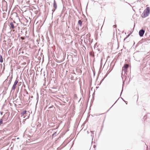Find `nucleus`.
<instances>
[{
  "label": "nucleus",
  "mask_w": 150,
  "mask_h": 150,
  "mask_svg": "<svg viewBox=\"0 0 150 150\" xmlns=\"http://www.w3.org/2000/svg\"><path fill=\"white\" fill-rule=\"evenodd\" d=\"M150 9L149 7H147L142 14V17L145 18L148 16L150 13Z\"/></svg>",
  "instance_id": "nucleus-1"
},
{
  "label": "nucleus",
  "mask_w": 150,
  "mask_h": 150,
  "mask_svg": "<svg viewBox=\"0 0 150 150\" xmlns=\"http://www.w3.org/2000/svg\"><path fill=\"white\" fill-rule=\"evenodd\" d=\"M145 30L144 29H142L140 30L139 32V34L140 36V37H142L143 36Z\"/></svg>",
  "instance_id": "nucleus-2"
},
{
  "label": "nucleus",
  "mask_w": 150,
  "mask_h": 150,
  "mask_svg": "<svg viewBox=\"0 0 150 150\" xmlns=\"http://www.w3.org/2000/svg\"><path fill=\"white\" fill-rule=\"evenodd\" d=\"M129 67V65L128 64H124L123 68V70L125 72L127 70V68Z\"/></svg>",
  "instance_id": "nucleus-3"
},
{
  "label": "nucleus",
  "mask_w": 150,
  "mask_h": 150,
  "mask_svg": "<svg viewBox=\"0 0 150 150\" xmlns=\"http://www.w3.org/2000/svg\"><path fill=\"white\" fill-rule=\"evenodd\" d=\"M53 6L54 8V9L53 10H52V11H53V12L57 8V3L55 0H54Z\"/></svg>",
  "instance_id": "nucleus-4"
},
{
  "label": "nucleus",
  "mask_w": 150,
  "mask_h": 150,
  "mask_svg": "<svg viewBox=\"0 0 150 150\" xmlns=\"http://www.w3.org/2000/svg\"><path fill=\"white\" fill-rule=\"evenodd\" d=\"M9 26L10 27V28L11 29H13L14 28V24L12 22L11 23L9 24Z\"/></svg>",
  "instance_id": "nucleus-5"
},
{
  "label": "nucleus",
  "mask_w": 150,
  "mask_h": 150,
  "mask_svg": "<svg viewBox=\"0 0 150 150\" xmlns=\"http://www.w3.org/2000/svg\"><path fill=\"white\" fill-rule=\"evenodd\" d=\"M94 131H90V132L91 133V136L92 138V140H93V137H94Z\"/></svg>",
  "instance_id": "nucleus-6"
},
{
  "label": "nucleus",
  "mask_w": 150,
  "mask_h": 150,
  "mask_svg": "<svg viewBox=\"0 0 150 150\" xmlns=\"http://www.w3.org/2000/svg\"><path fill=\"white\" fill-rule=\"evenodd\" d=\"M26 111L25 110L21 112V114L22 115V116H23V118H25V116H24V115L26 114Z\"/></svg>",
  "instance_id": "nucleus-7"
},
{
  "label": "nucleus",
  "mask_w": 150,
  "mask_h": 150,
  "mask_svg": "<svg viewBox=\"0 0 150 150\" xmlns=\"http://www.w3.org/2000/svg\"><path fill=\"white\" fill-rule=\"evenodd\" d=\"M78 24L80 25L81 27L82 25V21L80 20H79L78 22Z\"/></svg>",
  "instance_id": "nucleus-8"
},
{
  "label": "nucleus",
  "mask_w": 150,
  "mask_h": 150,
  "mask_svg": "<svg viewBox=\"0 0 150 150\" xmlns=\"http://www.w3.org/2000/svg\"><path fill=\"white\" fill-rule=\"evenodd\" d=\"M3 59L1 55L0 56V62L1 63H2L3 62Z\"/></svg>",
  "instance_id": "nucleus-9"
},
{
  "label": "nucleus",
  "mask_w": 150,
  "mask_h": 150,
  "mask_svg": "<svg viewBox=\"0 0 150 150\" xmlns=\"http://www.w3.org/2000/svg\"><path fill=\"white\" fill-rule=\"evenodd\" d=\"M108 75V74H106V75H105L104 78L101 81V82H100V83H101L104 80V79H105V78L107 77V76Z\"/></svg>",
  "instance_id": "nucleus-10"
},
{
  "label": "nucleus",
  "mask_w": 150,
  "mask_h": 150,
  "mask_svg": "<svg viewBox=\"0 0 150 150\" xmlns=\"http://www.w3.org/2000/svg\"><path fill=\"white\" fill-rule=\"evenodd\" d=\"M18 83V81L17 80H16L14 83L13 84L14 85H16Z\"/></svg>",
  "instance_id": "nucleus-11"
},
{
  "label": "nucleus",
  "mask_w": 150,
  "mask_h": 150,
  "mask_svg": "<svg viewBox=\"0 0 150 150\" xmlns=\"http://www.w3.org/2000/svg\"><path fill=\"white\" fill-rule=\"evenodd\" d=\"M16 85H13L12 86V89L13 90H14L16 88Z\"/></svg>",
  "instance_id": "nucleus-12"
},
{
  "label": "nucleus",
  "mask_w": 150,
  "mask_h": 150,
  "mask_svg": "<svg viewBox=\"0 0 150 150\" xmlns=\"http://www.w3.org/2000/svg\"><path fill=\"white\" fill-rule=\"evenodd\" d=\"M3 120L2 119H1L0 120V126L3 123Z\"/></svg>",
  "instance_id": "nucleus-13"
},
{
  "label": "nucleus",
  "mask_w": 150,
  "mask_h": 150,
  "mask_svg": "<svg viewBox=\"0 0 150 150\" xmlns=\"http://www.w3.org/2000/svg\"><path fill=\"white\" fill-rule=\"evenodd\" d=\"M130 34H129L124 39V40H125L129 36Z\"/></svg>",
  "instance_id": "nucleus-14"
},
{
  "label": "nucleus",
  "mask_w": 150,
  "mask_h": 150,
  "mask_svg": "<svg viewBox=\"0 0 150 150\" xmlns=\"http://www.w3.org/2000/svg\"><path fill=\"white\" fill-rule=\"evenodd\" d=\"M147 115H145L144 117V119H146V117H147Z\"/></svg>",
  "instance_id": "nucleus-15"
},
{
  "label": "nucleus",
  "mask_w": 150,
  "mask_h": 150,
  "mask_svg": "<svg viewBox=\"0 0 150 150\" xmlns=\"http://www.w3.org/2000/svg\"><path fill=\"white\" fill-rule=\"evenodd\" d=\"M110 71H107V74H108L110 73Z\"/></svg>",
  "instance_id": "nucleus-16"
},
{
  "label": "nucleus",
  "mask_w": 150,
  "mask_h": 150,
  "mask_svg": "<svg viewBox=\"0 0 150 150\" xmlns=\"http://www.w3.org/2000/svg\"><path fill=\"white\" fill-rule=\"evenodd\" d=\"M38 127H39L40 126V124H39V122H38Z\"/></svg>",
  "instance_id": "nucleus-17"
},
{
  "label": "nucleus",
  "mask_w": 150,
  "mask_h": 150,
  "mask_svg": "<svg viewBox=\"0 0 150 150\" xmlns=\"http://www.w3.org/2000/svg\"><path fill=\"white\" fill-rule=\"evenodd\" d=\"M53 107V105H52V106H50V107H49V108H50H50H52V107Z\"/></svg>",
  "instance_id": "nucleus-18"
},
{
  "label": "nucleus",
  "mask_w": 150,
  "mask_h": 150,
  "mask_svg": "<svg viewBox=\"0 0 150 150\" xmlns=\"http://www.w3.org/2000/svg\"><path fill=\"white\" fill-rule=\"evenodd\" d=\"M123 86H122V90L121 91V95L122 94V92L123 91Z\"/></svg>",
  "instance_id": "nucleus-19"
},
{
  "label": "nucleus",
  "mask_w": 150,
  "mask_h": 150,
  "mask_svg": "<svg viewBox=\"0 0 150 150\" xmlns=\"http://www.w3.org/2000/svg\"><path fill=\"white\" fill-rule=\"evenodd\" d=\"M56 134V132H55L53 134V135H55Z\"/></svg>",
  "instance_id": "nucleus-20"
},
{
  "label": "nucleus",
  "mask_w": 150,
  "mask_h": 150,
  "mask_svg": "<svg viewBox=\"0 0 150 150\" xmlns=\"http://www.w3.org/2000/svg\"><path fill=\"white\" fill-rule=\"evenodd\" d=\"M21 39H22V40H23V39H24V38L22 37H21Z\"/></svg>",
  "instance_id": "nucleus-21"
},
{
  "label": "nucleus",
  "mask_w": 150,
  "mask_h": 150,
  "mask_svg": "<svg viewBox=\"0 0 150 150\" xmlns=\"http://www.w3.org/2000/svg\"><path fill=\"white\" fill-rule=\"evenodd\" d=\"M113 26L114 27V28H115L116 27V25H113Z\"/></svg>",
  "instance_id": "nucleus-22"
},
{
  "label": "nucleus",
  "mask_w": 150,
  "mask_h": 150,
  "mask_svg": "<svg viewBox=\"0 0 150 150\" xmlns=\"http://www.w3.org/2000/svg\"><path fill=\"white\" fill-rule=\"evenodd\" d=\"M37 104H38V100L37 101V103H36V106H37Z\"/></svg>",
  "instance_id": "nucleus-23"
},
{
  "label": "nucleus",
  "mask_w": 150,
  "mask_h": 150,
  "mask_svg": "<svg viewBox=\"0 0 150 150\" xmlns=\"http://www.w3.org/2000/svg\"><path fill=\"white\" fill-rule=\"evenodd\" d=\"M2 113H3V112H1V115H2Z\"/></svg>",
  "instance_id": "nucleus-24"
},
{
  "label": "nucleus",
  "mask_w": 150,
  "mask_h": 150,
  "mask_svg": "<svg viewBox=\"0 0 150 150\" xmlns=\"http://www.w3.org/2000/svg\"><path fill=\"white\" fill-rule=\"evenodd\" d=\"M113 106V105H112V106L111 107H110V109L108 110H110L111 108Z\"/></svg>",
  "instance_id": "nucleus-25"
},
{
  "label": "nucleus",
  "mask_w": 150,
  "mask_h": 150,
  "mask_svg": "<svg viewBox=\"0 0 150 150\" xmlns=\"http://www.w3.org/2000/svg\"><path fill=\"white\" fill-rule=\"evenodd\" d=\"M121 98L124 101H125L123 100V99L122 98Z\"/></svg>",
  "instance_id": "nucleus-26"
},
{
  "label": "nucleus",
  "mask_w": 150,
  "mask_h": 150,
  "mask_svg": "<svg viewBox=\"0 0 150 150\" xmlns=\"http://www.w3.org/2000/svg\"><path fill=\"white\" fill-rule=\"evenodd\" d=\"M87 133L88 134L89 133V132L88 131H87Z\"/></svg>",
  "instance_id": "nucleus-27"
},
{
  "label": "nucleus",
  "mask_w": 150,
  "mask_h": 150,
  "mask_svg": "<svg viewBox=\"0 0 150 150\" xmlns=\"http://www.w3.org/2000/svg\"><path fill=\"white\" fill-rule=\"evenodd\" d=\"M39 57H38V60L39 59Z\"/></svg>",
  "instance_id": "nucleus-28"
},
{
  "label": "nucleus",
  "mask_w": 150,
  "mask_h": 150,
  "mask_svg": "<svg viewBox=\"0 0 150 150\" xmlns=\"http://www.w3.org/2000/svg\"><path fill=\"white\" fill-rule=\"evenodd\" d=\"M38 23V22H36V25L37 24V23Z\"/></svg>",
  "instance_id": "nucleus-29"
},
{
  "label": "nucleus",
  "mask_w": 150,
  "mask_h": 150,
  "mask_svg": "<svg viewBox=\"0 0 150 150\" xmlns=\"http://www.w3.org/2000/svg\"><path fill=\"white\" fill-rule=\"evenodd\" d=\"M117 101H116V102H115V103H116V102H117Z\"/></svg>",
  "instance_id": "nucleus-30"
},
{
  "label": "nucleus",
  "mask_w": 150,
  "mask_h": 150,
  "mask_svg": "<svg viewBox=\"0 0 150 150\" xmlns=\"http://www.w3.org/2000/svg\"><path fill=\"white\" fill-rule=\"evenodd\" d=\"M36 41H37V42H38V39H37V40H36Z\"/></svg>",
  "instance_id": "nucleus-31"
},
{
  "label": "nucleus",
  "mask_w": 150,
  "mask_h": 150,
  "mask_svg": "<svg viewBox=\"0 0 150 150\" xmlns=\"http://www.w3.org/2000/svg\"><path fill=\"white\" fill-rule=\"evenodd\" d=\"M35 21L34 22V24L35 23Z\"/></svg>",
  "instance_id": "nucleus-32"
},
{
  "label": "nucleus",
  "mask_w": 150,
  "mask_h": 150,
  "mask_svg": "<svg viewBox=\"0 0 150 150\" xmlns=\"http://www.w3.org/2000/svg\"><path fill=\"white\" fill-rule=\"evenodd\" d=\"M40 50V49H39V51Z\"/></svg>",
  "instance_id": "nucleus-33"
},
{
  "label": "nucleus",
  "mask_w": 150,
  "mask_h": 150,
  "mask_svg": "<svg viewBox=\"0 0 150 150\" xmlns=\"http://www.w3.org/2000/svg\"><path fill=\"white\" fill-rule=\"evenodd\" d=\"M115 103L113 104V105H115Z\"/></svg>",
  "instance_id": "nucleus-34"
},
{
  "label": "nucleus",
  "mask_w": 150,
  "mask_h": 150,
  "mask_svg": "<svg viewBox=\"0 0 150 150\" xmlns=\"http://www.w3.org/2000/svg\"><path fill=\"white\" fill-rule=\"evenodd\" d=\"M115 103L113 104V105H115Z\"/></svg>",
  "instance_id": "nucleus-35"
},
{
  "label": "nucleus",
  "mask_w": 150,
  "mask_h": 150,
  "mask_svg": "<svg viewBox=\"0 0 150 150\" xmlns=\"http://www.w3.org/2000/svg\"><path fill=\"white\" fill-rule=\"evenodd\" d=\"M115 103L113 104V105H115Z\"/></svg>",
  "instance_id": "nucleus-36"
},
{
  "label": "nucleus",
  "mask_w": 150,
  "mask_h": 150,
  "mask_svg": "<svg viewBox=\"0 0 150 150\" xmlns=\"http://www.w3.org/2000/svg\"><path fill=\"white\" fill-rule=\"evenodd\" d=\"M37 95H38V93H37Z\"/></svg>",
  "instance_id": "nucleus-37"
},
{
  "label": "nucleus",
  "mask_w": 150,
  "mask_h": 150,
  "mask_svg": "<svg viewBox=\"0 0 150 150\" xmlns=\"http://www.w3.org/2000/svg\"><path fill=\"white\" fill-rule=\"evenodd\" d=\"M7 150H8V149H7Z\"/></svg>",
  "instance_id": "nucleus-38"
}]
</instances>
